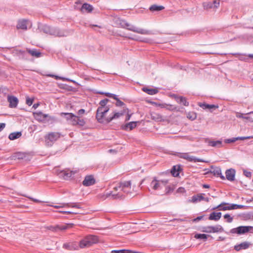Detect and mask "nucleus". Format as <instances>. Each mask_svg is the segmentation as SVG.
Wrapping results in <instances>:
<instances>
[{
    "mask_svg": "<svg viewBox=\"0 0 253 253\" xmlns=\"http://www.w3.org/2000/svg\"><path fill=\"white\" fill-rule=\"evenodd\" d=\"M50 206L54 207L55 209L63 208L65 207L75 208L77 209H81V207L79 203H63L61 205H50Z\"/></svg>",
    "mask_w": 253,
    "mask_h": 253,
    "instance_id": "ddd939ff",
    "label": "nucleus"
},
{
    "mask_svg": "<svg viewBox=\"0 0 253 253\" xmlns=\"http://www.w3.org/2000/svg\"><path fill=\"white\" fill-rule=\"evenodd\" d=\"M218 209L220 211H227L233 210L232 204L223 202L218 206L213 208V210Z\"/></svg>",
    "mask_w": 253,
    "mask_h": 253,
    "instance_id": "4468645a",
    "label": "nucleus"
},
{
    "mask_svg": "<svg viewBox=\"0 0 253 253\" xmlns=\"http://www.w3.org/2000/svg\"><path fill=\"white\" fill-rule=\"evenodd\" d=\"M223 230L221 225H218L215 226H208L204 227L203 231L206 233H217L222 232Z\"/></svg>",
    "mask_w": 253,
    "mask_h": 253,
    "instance_id": "9b49d317",
    "label": "nucleus"
},
{
    "mask_svg": "<svg viewBox=\"0 0 253 253\" xmlns=\"http://www.w3.org/2000/svg\"><path fill=\"white\" fill-rule=\"evenodd\" d=\"M171 107H172V106H171V105H170V106H169V108H168V109H169V110H170V109H171V108H171ZM171 110H173V109H171Z\"/></svg>",
    "mask_w": 253,
    "mask_h": 253,
    "instance_id": "0e129e2a",
    "label": "nucleus"
},
{
    "mask_svg": "<svg viewBox=\"0 0 253 253\" xmlns=\"http://www.w3.org/2000/svg\"><path fill=\"white\" fill-rule=\"evenodd\" d=\"M224 218L225 219H227V221L229 223H230V222H232V221H233V218L232 217H231L229 214H227V213L225 214L224 215Z\"/></svg>",
    "mask_w": 253,
    "mask_h": 253,
    "instance_id": "49530a36",
    "label": "nucleus"
},
{
    "mask_svg": "<svg viewBox=\"0 0 253 253\" xmlns=\"http://www.w3.org/2000/svg\"><path fill=\"white\" fill-rule=\"evenodd\" d=\"M180 167L179 166H173L172 169L171 170V173L174 176H177L179 175V169Z\"/></svg>",
    "mask_w": 253,
    "mask_h": 253,
    "instance_id": "c9c22d12",
    "label": "nucleus"
},
{
    "mask_svg": "<svg viewBox=\"0 0 253 253\" xmlns=\"http://www.w3.org/2000/svg\"><path fill=\"white\" fill-rule=\"evenodd\" d=\"M187 117L190 120L193 121L197 118V114L194 112H189L187 114Z\"/></svg>",
    "mask_w": 253,
    "mask_h": 253,
    "instance_id": "e433bc0d",
    "label": "nucleus"
},
{
    "mask_svg": "<svg viewBox=\"0 0 253 253\" xmlns=\"http://www.w3.org/2000/svg\"><path fill=\"white\" fill-rule=\"evenodd\" d=\"M178 157L180 158L184 159L186 160L187 161L191 162H203L204 161L200 159L196 158V157L191 156L188 153H180L178 155Z\"/></svg>",
    "mask_w": 253,
    "mask_h": 253,
    "instance_id": "9d476101",
    "label": "nucleus"
},
{
    "mask_svg": "<svg viewBox=\"0 0 253 253\" xmlns=\"http://www.w3.org/2000/svg\"><path fill=\"white\" fill-rule=\"evenodd\" d=\"M125 113V111L121 112H113L111 113L110 122L114 119H117L122 116Z\"/></svg>",
    "mask_w": 253,
    "mask_h": 253,
    "instance_id": "c85d7f7f",
    "label": "nucleus"
},
{
    "mask_svg": "<svg viewBox=\"0 0 253 253\" xmlns=\"http://www.w3.org/2000/svg\"><path fill=\"white\" fill-rule=\"evenodd\" d=\"M85 112V110L84 109H80V110H79L78 111V114L79 115H82V114H84Z\"/></svg>",
    "mask_w": 253,
    "mask_h": 253,
    "instance_id": "3c124183",
    "label": "nucleus"
},
{
    "mask_svg": "<svg viewBox=\"0 0 253 253\" xmlns=\"http://www.w3.org/2000/svg\"><path fill=\"white\" fill-rule=\"evenodd\" d=\"M7 101L9 102V107L12 108H16L19 101L17 97L12 95L7 96Z\"/></svg>",
    "mask_w": 253,
    "mask_h": 253,
    "instance_id": "dca6fc26",
    "label": "nucleus"
},
{
    "mask_svg": "<svg viewBox=\"0 0 253 253\" xmlns=\"http://www.w3.org/2000/svg\"><path fill=\"white\" fill-rule=\"evenodd\" d=\"M95 183V179L92 175H87L85 177L83 181V185L85 186H89L92 185Z\"/></svg>",
    "mask_w": 253,
    "mask_h": 253,
    "instance_id": "2eb2a0df",
    "label": "nucleus"
},
{
    "mask_svg": "<svg viewBox=\"0 0 253 253\" xmlns=\"http://www.w3.org/2000/svg\"><path fill=\"white\" fill-rule=\"evenodd\" d=\"M127 111V116L126 117V121H128L130 119V117L131 116V114H129V112H128V110L127 109H126Z\"/></svg>",
    "mask_w": 253,
    "mask_h": 253,
    "instance_id": "09e8293b",
    "label": "nucleus"
},
{
    "mask_svg": "<svg viewBox=\"0 0 253 253\" xmlns=\"http://www.w3.org/2000/svg\"><path fill=\"white\" fill-rule=\"evenodd\" d=\"M143 90L150 95H154L158 92V90L154 88L149 89L147 88H143Z\"/></svg>",
    "mask_w": 253,
    "mask_h": 253,
    "instance_id": "72a5a7b5",
    "label": "nucleus"
},
{
    "mask_svg": "<svg viewBox=\"0 0 253 253\" xmlns=\"http://www.w3.org/2000/svg\"><path fill=\"white\" fill-rule=\"evenodd\" d=\"M158 106H159L160 107H161L162 108L164 107V105L162 104H159Z\"/></svg>",
    "mask_w": 253,
    "mask_h": 253,
    "instance_id": "e2e57ef3",
    "label": "nucleus"
},
{
    "mask_svg": "<svg viewBox=\"0 0 253 253\" xmlns=\"http://www.w3.org/2000/svg\"><path fill=\"white\" fill-rule=\"evenodd\" d=\"M209 144L212 147L220 146L221 145L222 142L221 141H210Z\"/></svg>",
    "mask_w": 253,
    "mask_h": 253,
    "instance_id": "58836bf2",
    "label": "nucleus"
},
{
    "mask_svg": "<svg viewBox=\"0 0 253 253\" xmlns=\"http://www.w3.org/2000/svg\"><path fill=\"white\" fill-rule=\"evenodd\" d=\"M32 200L33 201H34L35 202H36V203H41V202H42V201H40V200H39L38 199H32Z\"/></svg>",
    "mask_w": 253,
    "mask_h": 253,
    "instance_id": "5fc2aeb1",
    "label": "nucleus"
},
{
    "mask_svg": "<svg viewBox=\"0 0 253 253\" xmlns=\"http://www.w3.org/2000/svg\"><path fill=\"white\" fill-rule=\"evenodd\" d=\"M100 93L102 94H104L105 96L110 97V98H112L113 99L116 98V97L117 96L116 95L112 94V93H109V92H105V93L102 92V93Z\"/></svg>",
    "mask_w": 253,
    "mask_h": 253,
    "instance_id": "79ce46f5",
    "label": "nucleus"
},
{
    "mask_svg": "<svg viewBox=\"0 0 253 253\" xmlns=\"http://www.w3.org/2000/svg\"><path fill=\"white\" fill-rule=\"evenodd\" d=\"M219 0H212L211 1H206L203 3L205 9L216 8L219 6Z\"/></svg>",
    "mask_w": 253,
    "mask_h": 253,
    "instance_id": "1a4fd4ad",
    "label": "nucleus"
},
{
    "mask_svg": "<svg viewBox=\"0 0 253 253\" xmlns=\"http://www.w3.org/2000/svg\"><path fill=\"white\" fill-rule=\"evenodd\" d=\"M230 232L231 233L239 235L244 234L249 232L253 233V227L251 226H241L232 229Z\"/></svg>",
    "mask_w": 253,
    "mask_h": 253,
    "instance_id": "39448f33",
    "label": "nucleus"
},
{
    "mask_svg": "<svg viewBox=\"0 0 253 253\" xmlns=\"http://www.w3.org/2000/svg\"><path fill=\"white\" fill-rule=\"evenodd\" d=\"M212 173L214 174V175L219 176L223 180L225 179L224 176L222 175V171L221 169L219 168L214 169L212 171Z\"/></svg>",
    "mask_w": 253,
    "mask_h": 253,
    "instance_id": "473e14b6",
    "label": "nucleus"
},
{
    "mask_svg": "<svg viewBox=\"0 0 253 253\" xmlns=\"http://www.w3.org/2000/svg\"><path fill=\"white\" fill-rule=\"evenodd\" d=\"M73 224L69 223V224H64L62 225H57L53 227V230L55 231L57 230H65L67 229L71 228L73 227Z\"/></svg>",
    "mask_w": 253,
    "mask_h": 253,
    "instance_id": "aec40b11",
    "label": "nucleus"
},
{
    "mask_svg": "<svg viewBox=\"0 0 253 253\" xmlns=\"http://www.w3.org/2000/svg\"><path fill=\"white\" fill-rule=\"evenodd\" d=\"M164 8L165 7L162 5H158L156 4H154L150 7L149 9L151 11H161L164 9Z\"/></svg>",
    "mask_w": 253,
    "mask_h": 253,
    "instance_id": "c756f323",
    "label": "nucleus"
},
{
    "mask_svg": "<svg viewBox=\"0 0 253 253\" xmlns=\"http://www.w3.org/2000/svg\"><path fill=\"white\" fill-rule=\"evenodd\" d=\"M177 102L179 103H182L185 106L189 105V103L186 101V98L182 96L177 98Z\"/></svg>",
    "mask_w": 253,
    "mask_h": 253,
    "instance_id": "4c0bfd02",
    "label": "nucleus"
},
{
    "mask_svg": "<svg viewBox=\"0 0 253 253\" xmlns=\"http://www.w3.org/2000/svg\"><path fill=\"white\" fill-rule=\"evenodd\" d=\"M61 134L57 132H52L49 133L45 136V140L47 143L53 142L57 140L61 137Z\"/></svg>",
    "mask_w": 253,
    "mask_h": 253,
    "instance_id": "f8f14e48",
    "label": "nucleus"
},
{
    "mask_svg": "<svg viewBox=\"0 0 253 253\" xmlns=\"http://www.w3.org/2000/svg\"><path fill=\"white\" fill-rule=\"evenodd\" d=\"M59 213H64V214H78V212H74V211H58Z\"/></svg>",
    "mask_w": 253,
    "mask_h": 253,
    "instance_id": "c03bdc74",
    "label": "nucleus"
},
{
    "mask_svg": "<svg viewBox=\"0 0 253 253\" xmlns=\"http://www.w3.org/2000/svg\"><path fill=\"white\" fill-rule=\"evenodd\" d=\"M203 200L207 202H209L210 199L209 198H205L204 197V199H203Z\"/></svg>",
    "mask_w": 253,
    "mask_h": 253,
    "instance_id": "6e6d98bb",
    "label": "nucleus"
},
{
    "mask_svg": "<svg viewBox=\"0 0 253 253\" xmlns=\"http://www.w3.org/2000/svg\"><path fill=\"white\" fill-rule=\"evenodd\" d=\"M40 106V103H35L33 105V108H34L35 109H37L39 106Z\"/></svg>",
    "mask_w": 253,
    "mask_h": 253,
    "instance_id": "603ef678",
    "label": "nucleus"
},
{
    "mask_svg": "<svg viewBox=\"0 0 253 253\" xmlns=\"http://www.w3.org/2000/svg\"><path fill=\"white\" fill-rule=\"evenodd\" d=\"M205 194H199L196 195H194L192 197V199L191 200V202L192 203H197L198 202H200L203 199H204Z\"/></svg>",
    "mask_w": 253,
    "mask_h": 253,
    "instance_id": "393cba45",
    "label": "nucleus"
},
{
    "mask_svg": "<svg viewBox=\"0 0 253 253\" xmlns=\"http://www.w3.org/2000/svg\"><path fill=\"white\" fill-rule=\"evenodd\" d=\"M168 183L167 179L157 180L154 178L151 182V187L154 190H158L162 188V187L166 186Z\"/></svg>",
    "mask_w": 253,
    "mask_h": 253,
    "instance_id": "0eeeda50",
    "label": "nucleus"
},
{
    "mask_svg": "<svg viewBox=\"0 0 253 253\" xmlns=\"http://www.w3.org/2000/svg\"><path fill=\"white\" fill-rule=\"evenodd\" d=\"M251 138H253V135L246 136V137H238L233 138L232 139H226L225 142L226 143H229L234 142L237 140H244L246 139H249Z\"/></svg>",
    "mask_w": 253,
    "mask_h": 253,
    "instance_id": "5701e85b",
    "label": "nucleus"
},
{
    "mask_svg": "<svg viewBox=\"0 0 253 253\" xmlns=\"http://www.w3.org/2000/svg\"><path fill=\"white\" fill-rule=\"evenodd\" d=\"M32 27L31 22L27 19H22L19 20L17 24L16 28L18 30H27Z\"/></svg>",
    "mask_w": 253,
    "mask_h": 253,
    "instance_id": "423d86ee",
    "label": "nucleus"
},
{
    "mask_svg": "<svg viewBox=\"0 0 253 253\" xmlns=\"http://www.w3.org/2000/svg\"><path fill=\"white\" fill-rule=\"evenodd\" d=\"M113 151V150H112V149H110V150H109V151H110V152H111V151Z\"/></svg>",
    "mask_w": 253,
    "mask_h": 253,
    "instance_id": "69168bd1",
    "label": "nucleus"
},
{
    "mask_svg": "<svg viewBox=\"0 0 253 253\" xmlns=\"http://www.w3.org/2000/svg\"><path fill=\"white\" fill-rule=\"evenodd\" d=\"M137 122H131L126 124L123 127V128L124 130H127L129 129L130 130L134 128L136 126Z\"/></svg>",
    "mask_w": 253,
    "mask_h": 253,
    "instance_id": "bb28decb",
    "label": "nucleus"
},
{
    "mask_svg": "<svg viewBox=\"0 0 253 253\" xmlns=\"http://www.w3.org/2000/svg\"><path fill=\"white\" fill-rule=\"evenodd\" d=\"M114 99L117 101L116 104L117 106H122L124 105V103L121 101L117 96Z\"/></svg>",
    "mask_w": 253,
    "mask_h": 253,
    "instance_id": "a18cd8bd",
    "label": "nucleus"
},
{
    "mask_svg": "<svg viewBox=\"0 0 253 253\" xmlns=\"http://www.w3.org/2000/svg\"><path fill=\"white\" fill-rule=\"evenodd\" d=\"M132 193L130 181H123L116 184L113 190L109 194V196L117 199L123 197L125 193Z\"/></svg>",
    "mask_w": 253,
    "mask_h": 253,
    "instance_id": "f257e3e1",
    "label": "nucleus"
},
{
    "mask_svg": "<svg viewBox=\"0 0 253 253\" xmlns=\"http://www.w3.org/2000/svg\"><path fill=\"white\" fill-rule=\"evenodd\" d=\"M33 101H34V99L33 98H30L29 97H26V104L28 106H31L32 104L33 103Z\"/></svg>",
    "mask_w": 253,
    "mask_h": 253,
    "instance_id": "37998d69",
    "label": "nucleus"
},
{
    "mask_svg": "<svg viewBox=\"0 0 253 253\" xmlns=\"http://www.w3.org/2000/svg\"><path fill=\"white\" fill-rule=\"evenodd\" d=\"M93 9V6L87 3H84L83 4L81 8V10L84 11H85L87 12H91Z\"/></svg>",
    "mask_w": 253,
    "mask_h": 253,
    "instance_id": "cd10ccee",
    "label": "nucleus"
},
{
    "mask_svg": "<svg viewBox=\"0 0 253 253\" xmlns=\"http://www.w3.org/2000/svg\"><path fill=\"white\" fill-rule=\"evenodd\" d=\"M21 136V133L20 132L11 133L8 136L10 140H14L19 138Z\"/></svg>",
    "mask_w": 253,
    "mask_h": 253,
    "instance_id": "2f4dec72",
    "label": "nucleus"
},
{
    "mask_svg": "<svg viewBox=\"0 0 253 253\" xmlns=\"http://www.w3.org/2000/svg\"><path fill=\"white\" fill-rule=\"evenodd\" d=\"M60 116H65V118L68 121L70 122V123L72 125L73 122V120H74L75 115L73 113H61Z\"/></svg>",
    "mask_w": 253,
    "mask_h": 253,
    "instance_id": "b1692460",
    "label": "nucleus"
},
{
    "mask_svg": "<svg viewBox=\"0 0 253 253\" xmlns=\"http://www.w3.org/2000/svg\"><path fill=\"white\" fill-rule=\"evenodd\" d=\"M199 106L203 108L204 109H216L218 108L217 106H215L214 105H210L207 104H202L199 103Z\"/></svg>",
    "mask_w": 253,
    "mask_h": 253,
    "instance_id": "7c9ffc66",
    "label": "nucleus"
},
{
    "mask_svg": "<svg viewBox=\"0 0 253 253\" xmlns=\"http://www.w3.org/2000/svg\"><path fill=\"white\" fill-rule=\"evenodd\" d=\"M167 193H169L170 191V188L169 186L166 187Z\"/></svg>",
    "mask_w": 253,
    "mask_h": 253,
    "instance_id": "4d7b16f0",
    "label": "nucleus"
},
{
    "mask_svg": "<svg viewBox=\"0 0 253 253\" xmlns=\"http://www.w3.org/2000/svg\"><path fill=\"white\" fill-rule=\"evenodd\" d=\"M34 118L39 122L44 123L46 121L47 118L50 120H53V118L49 116L48 114H43L41 111L34 112L33 113Z\"/></svg>",
    "mask_w": 253,
    "mask_h": 253,
    "instance_id": "6e6552de",
    "label": "nucleus"
},
{
    "mask_svg": "<svg viewBox=\"0 0 253 253\" xmlns=\"http://www.w3.org/2000/svg\"><path fill=\"white\" fill-rule=\"evenodd\" d=\"M194 237L196 239H201L206 240L207 239L208 235L205 234H197L195 235Z\"/></svg>",
    "mask_w": 253,
    "mask_h": 253,
    "instance_id": "ea45409f",
    "label": "nucleus"
},
{
    "mask_svg": "<svg viewBox=\"0 0 253 253\" xmlns=\"http://www.w3.org/2000/svg\"><path fill=\"white\" fill-rule=\"evenodd\" d=\"M85 121L84 119L75 115V118L73 120L72 125L83 126L85 125Z\"/></svg>",
    "mask_w": 253,
    "mask_h": 253,
    "instance_id": "6ab92c4d",
    "label": "nucleus"
},
{
    "mask_svg": "<svg viewBox=\"0 0 253 253\" xmlns=\"http://www.w3.org/2000/svg\"><path fill=\"white\" fill-rule=\"evenodd\" d=\"M91 26H94V27H100V26H98L97 25H94V24H92V25H91Z\"/></svg>",
    "mask_w": 253,
    "mask_h": 253,
    "instance_id": "680f3d73",
    "label": "nucleus"
},
{
    "mask_svg": "<svg viewBox=\"0 0 253 253\" xmlns=\"http://www.w3.org/2000/svg\"><path fill=\"white\" fill-rule=\"evenodd\" d=\"M119 24L123 27L126 28L129 30L136 32L138 34L142 35H146L148 34V32L145 30L141 28L136 27L135 26L132 25L128 23L126 21L124 20H120Z\"/></svg>",
    "mask_w": 253,
    "mask_h": 253,
    "instance_id": "20e7f679",
    "label": "nucleus"
},
{
    "mask_svg": "<svg viewBox=\"0 0 253 253\" xmlns=\"http://www.w3.org/2000/svg\"><path fill=\"white\" fill-rule=\"evenodd\" d=\"M203 187L206 188H208L210 187V186L208 185L204 184V185H203Z\"/></svg>",
    "mask_w": 253,
    "mask_h": 253,
    "instance_id": "13d9d810",
    "label": "nucleus"
},
{
    "mask_svg": "<svg viewBox=\"0 0 253 253\" xmlns=\"http://www.w3.org/2000/svg\"><path fill=\"white\" fill-rule=\"evenodd\" d=\"M63 247L69 250H77L79 248V244L76 242L65 243Z\"/></svg>",
    "mask_w": 253,
    "mask_h": 253,
    "instance_id": "a211bd4d",
    "label": "nucleus"
},
{
    "mask_svg": "<svg viewBox=\"0 0 253 253\" xmlns=\"http://www.w3.org/2000/svg\"><path fill=\"white\" fill-rule=\"evenodd\" d=\"M98 241V240L97 236L89 235L85 237L80 242L79 246L80 248H87L97 243Z\"/></svg>",
    "mask_w": 253,
    "mask_h": 253,
    "instance_id": "7ed1b4c3",
    "label": "nucleus"
},
{
    "mask_svg": "<svg viewBox=\"0 0 253 253\" xmlns=\"http://www.w3.org/2000/svg\"><path fill=\"white\" fill-rule=\"evenodd\" d=\"M201 218H202V217L201 216H199V217H198L197 218H196V219H195L194 220L195 221L199 220H200Z\"/></svg>",
    "mask_w": 253,
    "mask_h": 253,
    "instance_id": "bf43d9fd",
    "label": "nucleus"
},
{
    "mask_svg": "<svg viewBox=\"0 0 253 253\" xmlns=\"http://www.w3.org/2000/svg\"><path fill=\"white\" fill-rule=\"evenodd\" d=\"M48 76L55 77V78L56 79H62V78H61L57 76H54V75H48Z\"/></svg>",
    "mask_w": 253,
    "mask_h": 253,
    "instance_id": "864d4df0",
    "label": "nucleus"
},
{
    "mask_svg": "<svg viewBox=\"0 0 253 253\" xmlns=\"http://www.w3.org/2000/svg\"><path fill=\"white\" fill-rule=\"evenodd\" d=\"M248 56H249L250 58H253V54H249V55H248Z\"/></svg>",
    "mask_w": 253,
    "mask_h": 253,
    "instance_id": "052dcab7",
    "label": "nucleus"
},
{
    "mask_svg": "<svg viewBox=\"0 0 253 253\" xmlns=\"http://www.w3.org/2000/svg\"><path fill=\"white\" fill-rule=\"evenodd\" d=\"M232 207H233V210H234V209H242L244 206L243 205L232 204Z\"/></svg>",
    "mask_w": 253,
    "mask_h": 253,
    "instance_id": "de8ad7c7",
    "label": "nucleus"
},
{
    "mask_svg": "<svg viewBox=\"0 0 253 253\" xmlns=\"http://www.w3.org/2000/svg\"><path fill=\"white\" fill-rule=\"evenodd\" d=\"M58 174H61V176H64L66 177H70L72 175L71 172H68L67 170H62L59 173L57 172Z\"/></svg>",
    "mask_w": 253,
    "mask_h": 253,
    "instance_id": "a19ab883",
    "label": "nucleus"
},
{
    "mask_svg": "<svg viewBox=\"0 0 253 253\" xmlns=\"http://www.w3.org/2000/svg\"><path fill=\"white\" fill-rule=\"evenodd\" d=\"M226 177L227 179L230 181H233L235 179V171L233 169H229L226 171Z\"/></svg>",
    "mask_w": 253,
    "mask_h": 253,
    "instance_id": "4be33fe9",
    "label": "nucleus"
},
{
    "mask_svg": "<svg viewBox=\"0 0 253 253\" xmlns=\"http://www.w3.org/2000/svg\"><path fill=\"white\" fill-rule=\"evenodd\" d=\"M5 126V124L4 123H0V131H1Z\"/></svg>",
    "mask_w": 253,
    "mask_h": 253,
    "instance_id": "8fccbe9b",
    "label": "nucleus"
},
{
    "mask_svg": "<svg viewBox=\"0 0 253 253\" xmlns=\"http://www.w3.org/2000/svg\"><path fill=\"white\" fill-rule=\"evenodd\" d=\"M252 244L249 242H244L240 244L235 245L234 246V249L236 251H240L241 250H246L248 249L251 246Z\"/></svg>",
    "mask_w": 253,
    "mask_h": 253,
    "instance_id": "f3484780",
    "label": "nucleus"
},
{
    "mask_svg": "<svg viewBox=\"0 0 253 253\" xmlns=\"http://www.w3.org/2000/svg\"><path fill=\"white\" fill-rule=\"evenodd\" d=\"M27 51L33 56L39 57L41 55V52L37 50H31L27 49Z\"/></svg>",
    "mask_w": 253,
    "mask_h": 253,
    "instance_id": "f704fd0d",
    "label": "nucleus"
},
{
    "mask_svg": "<svg viewBox=\"0 0 253 253\" xmlns=\"http://www.w3.org/2000/svg\"><path fill=\"white\" fill-rule=\"evenodd\" d=\"M109 101L108 99L102 100L99 102V107L96 111V118L100 123H108L110 122L111 113L109 112V107L107 106Z\"/></svg>",
    "mask_w": 253,
    "mask_h": 253,
    "instance_id": "f03ea898",
    "label": "nucleus"
},
{
    "mask_svg": "<svg viewBox=\"0 0 253 253\" xmlns=\"http://www.w3.org/2000/svg\"><path fill=\"white\" fill-rule=\"evenodd\" d=\"M221 216V212H213L210 214L209 219L211 220L217 221L220 219Z\"/></svg>",
    "mask_w": 253,
    "mask_h": 253,
    "instance_id": "a878e982",
    "label": "nucleus"
},
{
    "mask_svg": "<svg viewBox=\"0 0 253 253\" xmlns=\"http://www.w3.org/2000/svg\"><path fill=\"white\" fill-rule=\"evenodd\" d=\"M151 119L156 122H162L165 121V118L160 114L156 112L151 113Z\"/></svg>",
    "mask_w": 253,
    "mask_h": 253,
    "instance_id": "412c9836",
    "label": "nucleus"
}]
</instances>
